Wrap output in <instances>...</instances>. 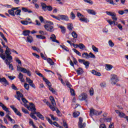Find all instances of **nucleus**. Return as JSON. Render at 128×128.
<instances>
[{"label":"nucleus","instance_id":"20","mask_svg":"<svg viewBox=\"0 0 128 128\" xmlns=\"http://www.w3.org/2000/svg\"><path fill=\"white\" fill-rule=\"evenodd\" d=\"M26 42H30V44H32V42H34V38H32V36H27V40Z\"/></svg>","mask_w":128,"mask_h":128},{"label":"nucleus","instance_id":"63","mask_svg":"<svg viewBox=\"0 0 128 128\" xmlns=\"http://www.w3.org/2000/svg\"><path fill=\"white\" fill-rule=\"evenodd\" d=\"M100 128H106V126L104 124H100Z\"/></svg>","mask_w":128,"mask_h":128},{"label":"nucleus","instance_id":"61","mask_svg":"<svg viewBox=\"0 0 128 128\" xmlns=\"http://www.w3.org/2000/svg\"><path fill=\"white\" fill-rule=\"evenodd\" d=\"M81 124H82V118L81 117H80L79 118V122H78V124H80V126L82 127V125H80Z\"/></svg>","mask_w":128,"mask_h":128},{"label":"nucleus","instance_id":"33","mask_svg":"<svg viewBox=\"0 0 128 128\" xmlns=\"http://www.w3.org/2000/svg\"><path fill=\"white\" fill-rule=\"evenodd\" d=\"M82 56L85 58H88L89 54L88 52H84L82 54Z\"/></svg>","mask_w":128,"mask_h":128},{"label":"nucleus","instance_id":"37","mask_svg":"<svg viewBox=\"0 0 128 128\" xmlns=\"http://www.w3.org/2000/svg\"><path fill=\"white\" fill-rule=\"evenodd\" d=\"M36 38H39L40 40H44V39H46V36H43L42 35H36Z\"/></svg>","mask_w":128,"mask_h":128},{"label":"nucleus","instance_id":"24","mask_svg":"<svg viewBox=\"0 0 128 128\" xmlns=\"http://www.w3.org/2000/svg\"><path fill=\"white\" fill-rule=\"evenodd\" d=\"M78 74H82L84 73V70H82V68H80L78 69V70H76Z\"/></svg>","mask_w":128,"mask_h":128},{"label":"nucleus","instance_id":"43","mask_svg":"<svg viewBox=\"0 0 128 128\" xmlns=\"http://www.w3.org/2000/svg\"><path fill=\"white\" fill-rule=\"evenodd\" d=\"M24 88H25L26 90H30V85L26 83L24 84Z\"/></svg>","mask_w":128,"mask_h":128},{"label":"nucleus","instance_id":"29","mask_svg":"<svg viewBox=\"0 0 128 128\" xmlns=\"http://www.w3.org/2000/svg\"><path fill=\"white\" fill-rule=\"evenodd\" d=\"M59 28H60L62 34H66V28L64 26H60Z\"/></svg>","mask_w":128,"mask_h":128},{"label":"nucleus","instance_id":"49","mask_svg":"<svg viewBox=\"0 0 128 128\" xmlns=\"http://www.w3.org/2000/svg\"><path fill=\"white\" fill-rule=\"evenodd\" d=\"M94 88H90V96H94Z\"/></svg>","mask_w":128,"mask_h":128},{"label":"nucleus","instance_id":"22","mask_svg":"<svg viewBox=\"0 0 128 128\" xmlns=\"http://www.w3.org/2000/svg\"><path fill=\"white\" fill-rule=\"evenodd\" d=\"M47 62L50 64V66H54V62L50 58H48Z\"/></svg>","mask_w":128,"mask_h":128},{"label":"nucleus","instance_id":"41","mask_svg":"<svg viewBox=\"0 0 128 128\" xmlns=\"http://www.w3.org/2000/svg\"><path fill=\"white\" fill-rule=\"evenodd\" d=\"M20 12H22V10H18L14 13L16 16H20Z\"/></svg>","mask_w":128,"mask_h":128},{"label":"nucleus","instance_id":"2","mask_svg":"<svg viewBox=\"0 0 128 128\" xmlns=\"http://www.w3.org/2000/svg\"><path fill=\"white\" fill-rule=\"evenodd\" d=\"M30 110H31V112H34V114H36V116L38 118H39L40 120H44V117L40 114V112H36V106L32 102L30 103Z\"/></svg>","mask_w":128,"mask_h":128},{"label":"nucleus","instance_id":"9","mask_svg":"<svg viewBox=\"0 0 128 128\" xmlns=\"http://www.w3.org/2000/svg\"><path fill=\"white\" fill-rule=\"evenodd\" d=\"M77 16L79 18L81 22H88V18H84V15H82L79 12H77Z\"/></svg>","mask_w":128,"mask_h":128},{"label":"nucleus","instance_id":"6","mask_svg":"<svg viewBox=\"0 0 128 128\" xmlns=\"http://www.w3.org/2000/svg\"><path fill=\"white\" fill-rule=\"evenodd\" d=\"M118 77L116 74H111V78L110 79V82L112 84H116V82H118Z\"/></svg>","mask_w":128,"mask_h":128},{"label":"nucleus","instance_id":"36","mask_svg":"<svg viewBox=\"0 0 128 128\" xmlns=\"http://www.w3.org/2000/svg\"><path fill=\"white\" fill-rule=\"evenodd\" d=\"M0 36L2 37L3 40H4L6 42H8V39H6V38L4 36V34H2V32H0Z\"/></svg>","mask_w":128,"mask_h":128},{"label":"nucleus","instance_id":"60","mask_svg":"<svg viewBox=\"0 0 128 128\" xmlns=\"http://www.w3.org/2000/svg\"><path fill=\"white\" fill-rule=\"evenodd\" d=\"M66 86L68 88H72V84L70 83V82H66Z\"/></svg>","mask_w":128,"mask_h":128},{"label":"nucleus","instance_id":"28","mask_svg":"<svg viewBox=\"0 0 128 128\" xmlns=\"http://www.w3.org/2000/svg\"><path fill=\"white\" fill-rule=\"evenodd\" d=\"M21 24H24V26H28V24H32V22H28L27 20H26V21L22 20Z\"/></svg>","mask_w":128,"mask_h":128},{"label":"nucleus","instance_id":"59","mask_svg":"<svg viewBox=\"0 0 128 128\" xmlns=\"http://www.w3.org/2000/svg\"><path fill=\"white\" fill-rule=\"evenodd\" d=\"M22 68L20 67V65L17 66V70H18V72H22Z\"/></svg>","mask_w":128,"mask_h":128},{"label":"nucleus","instance_id":"34","mask_svg":"<svg viewBox=\"0 0 128 128\" xmlns=\"http://www.w3.org/2000/svg\"><path fill=\"white\" fill-rule=\"evenodd\" d=\"M80 50H84L86 48V46L82 44H79L78 47Z\"/></svg>","mask_w":128,"mask_h":128},{"label":"nucleus","instance_id":"16","mask_svg":"<svg viewBox=\"0 0 128 128\" xmlns=\"http://www.w3.org/2000/svg\"><path fill=\"white\" fill-rule=\"evenodd\" d=\"M88 97L86 96V94L83 93L82 94L79 96V100H86V98Z\"/></svg>","mask_w":128,"mask_h":128},{"label":"nucleus","instance_id":"8","mask_svg":"<svg viewBox=\"0 0 128 128\" xmlns=\"http://www.w3.org/2000/svg\"><path fill=\"white\" fill-rule=\"evenodd\" d=\"M106 14H108V16H112V18L113 20V22H116L118 20V18H116V12L106 11Z\"/></svg>","mask_w":128,"mask_h":128},{"label":"nucleus","instance_id":"35","mask_svg":"<svg viewBox=\"0 0 128 128\" xmlns=\"http://www.w3.org/2000/svg\"><path fill=\"white\" fill-rule=\"evenodd\" d=\"M74 27H72V24H68V28L70 32H72V28Z\"/></svg>","mask_w":128,"mask_h":128},{"label":"nucleus","instance_id":"64","mask_svg":"<svg viewBox=\"0 0 128 128\" xmlns=\"http://www.w3.org/2000/svg\"><path fill=\"white\" fill-rule=\"evenodd\" d=\"M109 128H114V124L110 123L108 126Z\"/></svg>","mask_w":128,"mask_h":128},{"label":"nucleus","instance_id":"46","mask_svg":"<svg viewBox=\"0 0 128 128\" xmlns=\"http://www.w3.org/2000/svg\"><path fill=\"white\" fill-rule=\"evenodd\" d=\"M96 58V56L92 53L90 52L89 54L88 58Z\"/></svg>","mask_w":128,"mask_h":128},{"label":"nucleus","instance_id":"27","mask_svg":"<svg viewBox=\"0 0 128 128\" xmlns=\"http://www.w3.org/2000/svg\"><path fill=\"white\" fill-rule=\"evenodd\" d=\"M92 73L95 76H100V72H98L95 70H92Z\"/></svg>","mask_w":128,"mask_h":128},{"label":"nucleus","instance_id":"57","mask_svg":"<svg viewBox=\"0 0 128 128\" xmlns=\"http://www.w3.org/2000/svg\"><path fill=\"white\" fill-rule=\"evenodd\" d=\"M107 2H109L110 4H114V0H106Z\"/></svg>","mask_w":128,"mask_h":128},{"label":"nucleus","instance_id":"58","mask_svg":"<svg viewBox=\"0 0 128 128\" xmlns=\"http://www.w3.org/2000/svg\"><path fill=\"white\" fill-rule=\"evenodd\" d=\"M22 111L23 112H24V114H28V111L26 109L24 108H22Z\"/></svg>","mask_w":128,"mask_h":128},{"label":"nucleus","instance_id":"15","mask_svg":"<svg viewBox=\"0 0 128 128\" xmlns=\"http://www.w3.org/2000/svg\"><path fill=\"white\" fill-rule=\"evenodd\" d=\"M58 16L60 18V20H66V22H68V16L66 15H58Z\"/></svg>","mask_w":128,"mask_h":128},{"label":"nucleus","instance_id":"1","mask_svg":"<svg viewBox=\"0 0 128 128\" xmlns=\"http://www.w3.org/2000/svg\"><path fill=\"white\" fill-rule=\"evenodd\" d=\"M5 54H0V58H2L4 60H5V62L6 64H10V62H12V56H10L12 53L10 52V51L6 50L5 51Z\"/></svg>","mask_w":128,"mask_h":128},{"label":"nucleus","instance_id":"62","mask_svg":"<svg viewBox=\"0 0 128 128\" xmlns=\"http://www.w3.org/2000/svg\"><path fill=\"white\" fill-rule=\"evenodd\" d=\"M36 74H37L38 76L40 78H43L44 77V75H42V74L40 72H38L37 71L36 72Z\"/></svg>","mask_w":128,"mask_h":128},{"label":"nucleus","instance_id":"31","mask_svg":"<svg viewBox=\"0 0 128 128\" xmlns=\"http://www.w3.org/2000/svg\"><path fill=\"white\" fill-rule=\"evenodd\" d=\"M112 68V66L110 64H106V70H110Z\"/></svg>","mask_w":128,"mask_h":128},{"label":"nucleus","instance_id":"56","mask_svg":"<svg viewBox=\"0 0 128 128\" xmlns=\"http://www.w3.org/2000/svg\"><path fill=\"white\" fill-rule=\"evenodd\" d=\"M108 44L110 46L112 47L114 46V42H112V40L108 41Z\"/></svg>","mask_w":128,"mask_h":128},{"label":"nucleus","instance_id":"30","mask_svg":"<svg viewBox=\"0 0 128 128\" xmlns=\"http://www.w3.org/2000/svg\"><path fill=\"white\" fill-rule=\"evenodd\" d=\"M80 114V112H74L73 113V116L74 118H78Z\"/></svg>","mask_w":128,"mask_h":128},{"label":"nucleus","instance_id":"52","mask_svg":"<svg viewBox=\"0 0 128 128\" xmlns=\"http://www.w3.org/2000/svg\"><path fill=\"white\" fill-rule=\"evenodd\" d=\"M12 90H18V88H16V86L14 85V84H12V85L11 86Z\"/></svg>","mask_w":128,"mask_h":128},{"label":"nucleus","instance_id":"40","mask_svg":"<svg viewBox=\"0 0 128 128\" xmlns=\"http://www.w3.org/2000/svg\"><path fill=\"white\" fill-rule=\"evenodd\" d=\"M72 50L74 52H76V54H78L80 56H82V54L80 52H78V50H76V49L73 48Z\"/></svg>","mask_w":128,"mask_h":128},{"label":"nucleus","instance_id":"13","mask_svg":"<svg viewBox=\"0 0 128 128\" xmlns=\"http://www.w3.org/2000/svg\"><path fill=\"white\" fill-rule=\"evenodd\" d=\"M116 114H118V116L121 118H126V114L124 113L120 112L118 110H115Z\"/></svg>","mask_w":128,"mask_h":128},{"label":"nucleus","instance_id":"23","mask_svg":"<svg viewBox=\"0 0 128 128\" xmlns=\"http://www.w3.org/2000/svg\"><path fill=\"white\" fill-rule=\"evenodd\" d=\"M108 22L109 23L110 26H112V24H114V26H116L118 24V22H116L114 21H112V20H107Z\"/></svg>","mask_w":128,"mask_h":128},{"label":"nucleus","instance_id":"50","mask_svg":"<svg viewBox=\"0 0 128 128\" xmlns=\"http://www.w3.org/2000/svg\"><path fill=\"white\" fill-rule=\"evenodd\" d=\"M80 126H81V127H80ZM80 124H78V127L80 128H86V123H81L80 124Z\"/></svg>","mask_w":128,"mask_h":128},{"label":"nucleus","instance_id":"4","mask_svg":"<svg viewBox=\"0 0 128 128\" xmlns=\"http://www.w3.org/2000/svg\"><path fill=\"white\" fill-rule=\"evenodd\" d=\"M46 24L44 26V28L46 30L50 32H54V26H52L54 24V22L50 21H47Z\"/></svg>","mask_w":128,"mask_h":128},{"label":"nucleus","instance_id":"19","mask_svg":"<svg viewBox=\"0 0 128 128\" xmlns=\"http://www.w3.org/2000/svg\"><path fill=\"white\" fill-rule=\"evenodd\" d=\"M18 78H19L20 80L22 82H24V74H22V72L19 73Z\"/></svg>","mask_w":128,"mask_h":128},{"label":"nucleus","instance_id":"39","mask_svg":"<svg viewBox=\"0 0 128 128\" xmlns=\"http://www.w3.org/2000/svg\"><path fill=\"white\" fill-rule=\"evenodd\" d=\"M56 38V35H54V34H52L50 36V39L52 40V42L55 40Z\"/></svg>","mask_w":128,"mask_h":128},{"label":"nucleus","instance_id":"47","mask_svg":"<svg viewBox=\"0 0 128 128\" xmlns=\"http://www.w3.org/2000/svg\"><path fill=\"white\" fill-rule=\"evenodd\" d=\"M48 88L50 92H52L53 94H55L56 90L53 89L52 88V85H50V86H48Z\"/></svg>","mask_w":128,"mask_h":128},{"label":"nucleus","instance_id":"18","mask_svg":"<svg viewBox=\"0 0 128 128\" xmlns=\"http://www.w3.org/2000/svg\"><path fill=\"white\" fill-rule=\"evenodd\" d=\"M6 118L10 120L12 122V124H16V121L14 120H13L10 118V112L6 115Z\"/></svg>","mask_w":128,"mask_h":128},{"label":"nucleus","instance_id":"17","mask_svg":"<svg viewBox=\"0 0 128 128\" xmlns=\"http://www.w3.org/2000/svg\"><path fill=\"white\" fill-rule=\"evenodd\" d=\"M0 106L2 107V110L6 112H10V110H8V108H6V106H4V104L1 102H0Z\"/></svg>","mask_w":128,"mask_h":128},{"label":"nucleus","instance_id":"53","mask_svg":"<svg viewBox=\"0 0 128 128\" xmlns=\"http://www.w3.org/2000/svg\"><path fill=\"white\" fill-rule=\"evenodd\" d=\"M72 58L73 59V62L74 64H78V60H76V58H74V56H72Z\"/></svg>","mask_w":128,"mask_h":128},{"label":"nucleus","instance_id":"26","mask_svg":"<svg viewBox=\"0 0 128 128\" xmlns=\"http://www.w3.org/2000/svg\"><path fill=\"white\" fill-rule=\"evenodd\" d=\"M83 64L85 66V68H88V67L90 66V62L86 61V60L84 61V62L83 63Z\"/></svg>","mask_w":128,"mask_h":128},{"label":"nucleus","instance_id":"3","mask_svg":"<svg viewBox=\"0 0 128 128\" xmlns=\"http://www.w3.org/2000/svg\"><path fill=\"white\" fill-rule=\"evenodd\" d=\"M50 100L53 106H52V104H50V103L48 101L46 102V104H47L48 106H49V108H50V110H52V112H54V110H56V108L54 107L56 106L54 98L52 96H50Z\"/></svg>","mask_w":128,"mask_h":128},{"label":"nucleus","instance_id":"7","mask_svg":"<svg viewBox=\"0 0 128 128\" xmlns=\"http://www.w3.org/2000/svg\"><path fill=\"white\" fill-rule=\"evenodd\" d=\"M102 114V111L98 112V111L94 108L90 109V116H100V114Z\"/></svg>","mask_w":128,"mask_h":128},{"label":"nucleus","instance_id":"38","mask_svg":"<svg viewBox=\"0 0 128 128\" xmlns=\"http://www.w3.org/2000/svg\"><path fill=\"white\" fill-rule=\"evenodd\" d=\"M92 50H93L94 52H98V48L96 47L94 45L92 46Z\"/></svg>","mask_w":128,"mask_h":128},{"label":"nucleus","instance_id":"48","mask_svg":"<svg viewBox=\"0 0 128 128\" xmlns=\"http://www.w3.org/2000/svg\"><path fill=\"white\" fill-rule=\"evenodd\" d=\"M85 2H87V4H92L94 2L92 0H84Z\"/></svg>","mask_w":128,"mask_h":128},{"label":"nucleus","instance_id":"32","mask_svg":"<svg viewBox=\"0 0 128 128\" xmlns=\"http://www.w3.org/2000/svg\"><path fill=\"white\" fill-rule=\"evenodd\" d=\"M72 38H78V34H76V32L73 31L72 32Z\"/></svg>","mask_w":128,"mask_h":128},{"label":"nucleus","instance_id":"11","mask_svg":"<svg viewBox=\"0 0 128 128\" xmlns=\"http://www.w3.org/2000/svg\"><path fill=\"white\" fill-rule=\"evenodd\" d=\"M18 10V7L12 8L11 10H8V12L10 14V16H16L14 10Z\"/></svg>","mask_w":128,"mask_h":128},{"label":"nucleus","instance_id":"14","mask_svg":"<svg viewBox=\"0 0 128 128\" xmlns=\"http://www.w3.org/2000/svg\"><path fill=\"white\" fill-rule=\"evenodd\" d=\"M16 94L17 96H15V98L19 100V102H20V98H24V94H22L20 93L19 91L16 92Z\"/></svg>","mask_w":128,"mask_h":128},{"label":"nucleus","instance_id":"55","mask_svg":"<svg viewBox=\"0 0 128 128\" xmlns=\"http://www.w3.org/2000/svg\"><path fill=\"white\" fill-rule=\"evenodd\" d=\"M63 126L65 128H68V124L65 121H63Z\"/></svg>","mask_w":128,"mask_h":128},{"label":"nucleus","instance_id":"54","mask_svg":"<svg viewBox=\"0 0 128 128\" xmlns=\"http://www.w3.org/2000/svg\"><path fill=\"white\" fill-rule=\"evenodd\" d=\"M56 112L58 116H62V113H60V111L58 108L56 110Z\"/></svg>","mask_w":128,"mask_h":128},{"label":"nucleus","instance_id":"12","mask_svg":"<svg viewBox=\"0 0 128 128\" xmlns=\"http://www.w3.org/2000/svg\"><path fill=\"white\" fill-rule=\"evenodd\" d=\"M0 82H4V86H6L10 85L8 82V80H6V78H0Z\"/></svg>","mask_w":128,"mask_h":128},{"label":"nucleus","instance_id":"5","mask_svg":"<svg viewBox=\"0 0 128 128\" xmlns=\"http://www.w3.org/2000/svg\"><path fill=\"white\" fill-rule=\"evenodd\" d=\"M41 6L42 10L44 12H46V10L52 12V6H47V4L44 3H41Z\"/></svg>","mask_w":128,"mask_h":128},{"label":"nucleus","instance_id":"21","mask_svg":"<svg viewBox=\"0 0 128 128\" xmlns=\"http://www.w3.org/2000/svg\"><path fill=\"white\" fill-rule=\"evenodd\" d=\"M30 30H26L23 31L22 34L24 36H30Z\"/></svg>","mask_w":128,"mask_h":128},{"label":"nucleus","instance_id":"42","mask_svg":"<svg viewBox=\"0 0 128 128\" xmlns=\"http://www.w3.org/2000/svg\"><path fill=\"white\" fill-rule=\"evenodd\" d=\"M26 82L29 83V84H32L34 82L28 78H26Z\"/></svg>","mask_w":128,"mask_h":128},{"label":"nucleus","instance_id":"10","mask_svg":"<svg viewBox=\"0 0 128 128\" xmlns=\"http://www.w3.org/2000/svg\"><path fill=\"white\" fill-rule=\"evenodd\" d=\"M10 108L13 110L14 112H15L16 114L18 116H22V113L18 111L16 108L14 107V106H10Z\"/></svg>","mask_w":128,"mask_h":128},{"label":"nucleus","instance_id":"44","mask_svg":"<svg viewBox=\"0 0 128 128\" xmlns=\"http://www.w3.org/2000/svg\"><path fill=\"white\" fill-rule=\"evenodd\" d=\"M70 18L72 20H74V18H76V15L74 14L73 12H70Z\"/></svg>","mask_w":128,"mask_h":128},{"label":"nucleus","instance_id":"51","mask_svg":"<svg viewBox=\"0 0 128 128\" xmlns=\"http://www.w3.org/2000/svg\"><path fill=\"white\" fill-rule=\"evenodd\" d=\"M70 92L72 96H76V93H74V90L72 88L70 89Z\"/></svg>","mask_w":128,"mask_h":128},{"label":"nucleus","instance_id":"25","mask_svg":"<svg viewBox=\"0 0 128 128\" xmlns=\"http://www.w3.org/2000/svg\"><path fill=\"white\" fill-rule=\"evenodd\" d=\"M88 13L90 14H93L94 16H96V13L94 12V10H87Z\"/></svg>","mask_w":128,"mask_h":128},{"label":"nucleus","instance_id":"45","mask_svg":"<svg viewBox=\"0 0 128 128\" xmlns=\"http://www.w3.org/2000/svg\"><path fill=\"white\" fill-rule=\"evenodd\" d=\"M30 116H31L32 118H34V120H38V118L36 117V116L34 115V112L31 113V114H30Z\"/></svg>","mask_w":128,"mask_h":128}]
</instances>
